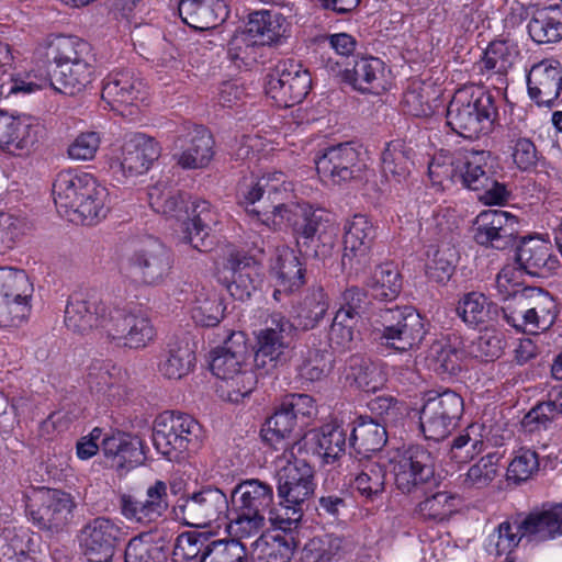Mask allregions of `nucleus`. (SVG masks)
<instances>
[{
  "instance_id": "obj_1",
  "label": "nucleus",
  "mask_w": 562,
  "mask_h": 562,
  "mask_svg": "<svg viewBox=\"0 0 562 562\" xmlns=\"http://www.w3.org/2000/svg\"><path fill=\"white\" fill-rule=\"evenodd\" d=\"M294 446L284 449L276 460L277 492L280 508L270 512V525L281 531L296 529L303 517L304 504L314 495V470L294 454Z\"/></svg>"
},
{
  "instance_id": "obj_2",
  "label": "nucleus",
  "mask_w": 562,
  "mask_h": 562,
  "mask_svg": "<svg viewBox=\"0 0 562 562\" xmlns=\"http://www.w3.org/2000/svg\"><path fill=\"white\" fill-rule=\"evenodd\" d=\"M150 207L162 215L181 222L182 240L192 248L207 251L212 243L207 240L214 213L207 201L193 200L183 209V196L166 182H158L148 190Z\"/></svg>"
},
{
  "instance_id": "obj_3",
  "label": "nucleus",
  "mask_w": 562,
  "mask_h": 562,
  "mask_svg": "<svg viewBox=\"0 0 562 562\" xmlns=\"http://www.w3.org/2000/svg\"><path fill=\"white\" fill-rule=\"evenodd\" d=\"M495 115L491 94L473 86L463 87L456 91L448 105L447 124L464 138H477L491 131Z\"/></svg>"
},
{
  "instance_id": "obj_4",
  "label": "nucleus",
  "mask_w": 562,
  "mask_h": 562,
  "mask_svg": "<svg viewBox=\"0 0 562 562\" xmlns=\"http://www.w3.org/2000/svg\"><path fill=\"white\" fill-rule=\"evenodd\" d=\"M370 322L375 339L401 352L418 347L426 335L423 317L411 306L381 308Z\"/></svg>"
},
{
  "instance_id": "obj_5",
  "label": "nucleus",
  "mask_w": 562,
  "mask_h": 562,
  "mask_svg": "<svg viewBox=\"0 0 562 562\" xmlns=\"http://www.w3.org/2000/svg\"><path fill=\"white\" fill-rule=\"evenodd\" d=\"M172 267L171 250L159 239L148 236L122 262L120 272L131 284L157 286L167 280Z\"/></svg>"
},
{
  "instance_id": "obj_6",
  "label": "nucleus",
  "mask_w": 562,
  "mask_h": 562,
  "mask_svg": "<svg viewBox=\"0 0 562 562\" xmlns=\"http://www.w3.org/2000/svg\"><path fill=\"white\" fill-rule=\"evenodd\" d=\"M246 334L233 331L224 346L212 352L211 371L222 380L217 386L220 396L231 403H241L246 396L245 366Z\"/></svg>"
},
{
  "instance_id": "obj_7",
  "label": "nucleus",
  "mask_w": 562,
  "mask_h": 562,
  "mask_svg": "<svg viewBox=\"0 0 562 562\" xmlns=\"http://www.w3.org/2000/svg\"><path fill=\"white\" fill-rule=\"evenodd\" d=\"M232 502L224 492L214 486H204L180 496L172 508L176 520L193 528H206L223 515L228 518Z\"/></svg>"
},
{
  "instance_id": "obj_8",
  "label": "nucleus",
  "mask_w": 562,
  "mask_h": 562,
  "mask_svg": "<svg viewBox=\"0 0 562 562\" xmlns=\"http://www.w3.org/2000/svg\"><path fill=\"white\" fill-rule=\"evenodd\" d=\"M244 482L238 483L232 492V510L228 516L226 532L228 539L215 540L206 544L200 562H243L246 558V491Z\"/></svg>"
},
{
  "instance_id": "obj_9",
  "label": "nucleus",
  "mask_w": 562,
  "mask_h": 562,
  "mask_svg": "<svg viewBox=\"0 0 562 562\" xmlns=\"http://www.w3.org/2000/svg\"><path fill=\"white\" fill-rule=\"evenodd\" d=\"M200 435L201 427L194 418L166 412L156 418L151 439L156 450L171 461L196 446Z\"/></svg>"
},
{
  "instance_id": "obj_10",
  "label": "nucleus",
  "mask_w": 562,
  "mask_h": 562,
  "mask_svg": "<svg viewBox=\"0 0 562 562\" xmlns=\"http://www.w3.org/2000/svg\"><path fill=\"white\" fill-rule=\"evenodd\" d=\"M463 400L454 391H431L420 409L419 426L424 437L439 441L454 428L463 413Z\"/></svg>"
},
{
  "instance_id": "obj_11",
  "label": "nucleus",
  "mask_w": 562,
  "mask_h": 562,
  "mask_svg": "<svg viewBox=\"0 0 562 562\" xmlns=\"http://www.w3.org/2000/svg\"><path fill=\"white\" fill-rule=\"evenodd\" d=\"M324 215L323 210H315L307 203L280 204L263 213L256 209L248 210V224L270 228L285 220L299 237L313 239L323 225Z\"/></svg>"
},
{
  "instance_id": "obj_12",
  "label": "nucleus",
  "mask_w": 562,
  "mask_h": 562,
  "mask_svg": "<svg viewBox=\"0 0 562 562\" xmlns=\"http://www.w3.org/2000/svg\"><path fill=\"white\" fill-rule=\"evenodd\" d=\"M33 284L23 270L0 268V324L16 326L31 311Z\"/></svg>"
},
{
  "instance_id": "obj_13",
  "label": "nucleus",
  "mask_w": 562,
  "mask_h": 562,
  "mask_svg": "<svg viewBox=\"0 0 562 562\" xmlns=\"http://www.w3.org/2000/svg\"><path fill=\"white\" fill-rule=\"evenodd\" d=\"M396 487L404 494L422 491L435 475V457L426 448L415 445L391 460Z\"/></svg>"
},
{
  "instance_id": "obj_14",
  "label": "nucleus",
  "mask_w": 562,
  "mask_h": 562,
  "mask_svg": "<svg viewBox=\"0 0 562 562\" xmlns=\"http://www.w3.org/2000/svg\"><path fill=\"white\" fill-rule=\"evenodd\" d=\"M312 78L307 69L296 60L280 61L268 75L266 93L280 106L300 103L310 92Z\"/></svg>"
},
{
  "instance_id": "obj_15",
  "label": "nucleus",
  "mask_w": 562,
  "mask_h": 562,
  "mask_svg": "<svg viewBox=\"0 0 562 562\" xmlns=\"http://www.w3.org/2000/svg\"><path fill=\"white\" fill-rule=\"evenodd\" d=\"M126 538L121 524L108 517H95L79 531V546L90 562H111L116 547Z\"/></svg>"
},
{
  "instance_id": "obj_16",
  "label": "nucleus",
  "mask_w": 562,
  "mask_h": 562,
  "mask_svg": "<svg viewBox=\"0 0 562 562\" xmlns=\"http://www.w3.org/2000/svg\"><path fill=\"white\" fill-rule=\"evenodd\" d=\"M252 326H261L254 331L256 348L254 362L256 369H265L267 363L280 358L286 348L284 334L291 330L290 322L280 313L258 311L252 316Z\"/></svg>"
},
{
  "instance_id": "obj_17",
  "label": "nucleus",
  "mask_w": 562,
  "mask_h": 562,
  "mask_svg": "<svg viewBox=\"0 0 562 562\" xmlns=\"http://www.w3.org/2000/svg\"><path fill=\"white\" fill-rule=\"evenodd\" d=\"M76 502L60 490H42L29 506L30 518L41 530L59 532L72 519Z\"/></svg>"
},
{
  "instance_id": "obj_18",
  "label": "nucleus",
  "mask_w": 562,
  "mask_h": 562,
  "mask_svg": "<svg viewBox=\"0 0 562 562\" xmlns=\"http://www.w3.org/2000/svg\"><path fill=\"white\" fill-rule=\"evenodd\" d=\"M104 325L106 338L119 346L140 348L155 337V328L146 315L116 306Z\"/></svg>"
},
{
  "instance_id": "obj_19",
  "label": "nucleus",
  "mask_w": 562,
  "mask_h": 562,
  "mask_svg": "<svg viewBox=\"0 0 562 562\" xmlns=\"http://www.w3.org/2000/svg\"><path fill=\"white\" fill-rule=\"evenodd\" d=\"M160 153L154 138L140 133L133 134L124 142L120 155L112 160L110 167L115 175L134 178L146 173Z\"/></svg>"
},
{
  "instance_id": "obj_20",
  "label": "nucleus",
  "mask_w": 562,
  "mask_h": 562,
  "mask_svg": "<svg viewBox=\"0 0 562 562\" xmlns=\"http://www.w3.org/2000/svg\"><path fill=\"white\" fill-rule=\"evenodd\" d=\"M518 218L502 210H486L475 218V241L485 247L504 250L514 246L518 235Z\"/></svg>"
},
{
  "instance_id": "obj_21",
  "label": "nucleus",
  "mask_w": 562,
  "mask_h": 562,
  "mask_svg": "<svg viewBox=\"0 0 562 562\" xmlns=\"http://www.w3.org/2000/svg\"><path fill=\"white\" fill-rule=\"evenodd\" d=\"M175 147L180 151L173 157L183 169L204 168L214 155V139L209 130L189 122L182 125Z\"/></svg>"
},
{
  "instance_id": "obj_22",
  "label": "nucleus",
  "mask_w": 562,
  "mask_h": 562,
  "mask_svg": "<svg viewBox=\"0 0 562 562\" xmlns=\"http://www.w3.org/2000/svg\"><path fill=\"white\" fill-rule=\"evenodd\" d=\"M169 507L168 487L164 481L156 480L148 485L143 498L131 494L120 497L121 514L128 520L148 525L156 522Z\"/></svg>"
},
{
  "instance_id": "obj_23",
  "label": "nucleus",
  "mask_w": 562,
  "mask_h": 562,
  "mask_svg": "<svg viewBox=\"0 0 562 562\" xmlns=\"http://www.w3.org/2000/svg\"><path fill=\"white\" fill-rule=\"evenodd\" d=\"M113 307L104 304L97 296L71 295L65 308V325L68 329L86 334L100 329L105 335V321L112 314Z\"/></svg>"
},
{
  "instance_id": "obj_24",
  "label": "nucleus",
  "mask_w": 562,
  "mask_h": 562,
  "mask_svg": "<svg viewBox=\"0 0 562 562\" xmlns=\"http://www.w3.org/2000/svg\"><path fill=\"white\" fill-rule=\"evenodd\" d=\"M42 125L26 114L13 115L0 111V147L11 154L29 153L38 142Z\"/></svg>"
},
{
  "instance_id": "obj_25",
  "label": "nucleus",
  "mask_w": 562,
  "mask_h": 562,
  "mask_svg": "<svg viewBox=\"0 0 562 562\" xmlns=\"http://www.w3.org/2000/svg\"><path fill=\"white\" fill-rule=\"evenodd\" d=\"M315 164L319 178L331 184L346 182L360 171L359 153L350 143L326 148Z\"/></svg>"
},
{
  "instance_id": "obj_26",
  "label": "nucleus",
  "mask_w": 562,
  "mask_h": 562,
  "mask_svg": "<svg viewBox=\"0 0 562 562\" xmlns=\"http://www.w3.org/2000/svg\"><path fill=\"white\" fill-rule=\"evenodd\" d=\"M521 537L530 542H542L562 536V504L543 505L516 521Z\"/></svg>"
},
{
  "instance_id": "obj_27",
  "label": "nucleus",
  "mask_w": 562,
  "mask_h": 562,
  "mask_svg": "<svg viewBox=\"0 0 562 562\" xmlns=\"http://www.w3.org/2000/svg\"><path fill=\"white\" fill-rule=\"evenodd\" d=\"M529 97L538 104L551 108L562 89V67L558 60H542L527 76Z\"/></svg>"
},
{
  "instance_id": "obj_28",
  "label": "nucleus",
  "mask_w": 562,
  "mask_h": 562,
  "mask_svg": "<svg viewBox=\"0 0 562 562\" xmlns=\"http://www.w3.org/2000/svg\"><path fill=\"white\" fill-rule=\"evenodd\" d=\"M345 231L342 265L366 267L370 262L373 224L366 215L358 214L347 223Z\"/></svg>"
},
{
  "instance_id": "obj_29",
  "label": "nucleus",
  "mask_w": 562,
  "mask_h": 562,
  "mask_svg": "<svg viewBox=\"0 0 562 562\" xmlns=\"http://www.w3.org/2000/svg\"><path fill=\"white\" fill-rule=\"evenodd\" d=\"M93 179L87 172L60 171L53 183L54 202L58 211L69 217L79 200L92 192Z\"/></svg>"
},
{
  "instance_id": "obj_30",
  "label": "nucleus",
  "mask_w": 562,
  "mask_h": 562,
  "mask_svg": "<svg viewBox=\"0 0 562 562\" xmlns=\"http://www.w3.org/2000/svg\"><path fill=\"white\" fill-rule=\"evenodd\" d=\"M516 260L530 276L547 277L558 269L560 262L551 252L548 240L539 237L524 238L516 250Z\"/></svg>"
},
{
  "instance_id": "obj_31",
  "label": "nucleus",
  "mask_w": 562,
  "mask_h": 562,
  "mask_svg": "<svg viewBox=\"0 0 562 562\" xmlns=\"http://www.w3.org/2000/svg\"><path fill=\"white\" fill-rule=\"evenodd\" d=\"M145 85L130 70L110 74L103 82L102 99L112 108L115 104L133 105L145 100Z\"/></svg>"
},
{
  "instance_id": "obj_32",
  "label": "nucleus",
  "mask_w": 562,
  "mask_h": 562,
  "mask_svg": "<svg viewBox=\"0 0 562 562\" xmlns=\"http://www.w3.org/2000/svg\"><path fill=\"white\" fill-rule=\"evenodd\" d=\"M492 159L486 150L465 151L456 162L454 179L473 191L485 188L492 173Z\"/></svg>"
},
{
  "instance_id": "obj_33",
  "label": "nucleus",
  "mask_w": 562,
  "mask_h": 562,
  "mask_svg": "<svg viewBox=\"0 0 562 562\" xmlns=\"http://www.w3.org/2000/svg\"><path fill=\"white\" fill-rule=\"evenodd\" d=\"M195 355L188 338L173 337L167 342L158 371L167 379L180 380L193 369Z\"/></svg>"
},
{
  "instance_id": "obj_34",
  "label": "nucleus",
  "mask_w": 562,
  "mask_h": 562,
  "mask_svg": "<svg viewBox=\"0 0 562 562\" xmlns=\"http://www.w3.org/2000/svg\"><path fill=\"white\" fill-rule=\"evenodd\" d=\"M94 68L91 59H81L74 64H64L55 68L50 78V89L57 93L75 95L82 92L93 79Z\"/></svg>"
},
{
  "instance_id": "obj_35",
  "label": "nucleus",
  "mask_w": 562,
  "mask_h": 562,
  "mask_svg": "<svg viewBox=\"0 0 562 562\" xmlns=\"http://www.w3.org/2000/svg\"><path fill=\"white\" fill-rule=\"evenodd\" d=\"M527 322L528 334H539L548 330L555 322L558 316V305L549 292L540 289L527 286Z\"/></svg>"
},
{
  "instance_id": "obj_36",
  "label": "nucleus",
  "mask_w": 562,
  "mask_h": 562,
  "mask_svg": "<svg viewBox=\"0 0 562 562\" xmlns=\"http://www.w3.org/2000/svg\"><path fill=\"white\" fill-rule=\"evenodd\" d=\"M271 273L277 278L278 290L277 293L292 292L304 284V268L301 262L300 256L296 251L288 246H282L277 249L273 263L270 266Z\"/></svg>"
},
{
  "instance_id": "obj_37",
  "label": "nucleus",
  "mask_w": 562,
  "mask_h": 562,
  "mask_svg": "<svg viewBox=\"0 0 562 562\" xmlns=\"http://www.w3.org/2000/svg\"><path fill=\"white\" fill-rule=\"evenodd\" d=\"M250 547L251 562H288L293 555L295 542L291 536L278 530H266Z\"/></svg>"
},
{
  "instance_id": "obj_38",
  "label": "nucleus",
  "mask_w": 562,
  "mask_h": 562,
  "mask_svg": "<svg viewBox=\"0 0 562 562\" xmlns=\"http://www.w3.org/2000/svg\"><path fill=\"white\" fill-rule=\"evenodd\" d=\"M384 63L378 57H361L351 69L344 71V80L362 93H378L383 89Z\"/></svg>"
},
{
  "instance_id": "obj_39",
  "label": "nucleus",
  "mask_w": 562,
  "mask_h": 562,
  "mask_svg": "<svg viewBox=\"0 0 562 562\" xmlns=\"http://www.w3.org/2000/svg\"><path fill=\"white\" fill-rule=\"evenodd\" d=\"M272 487L258 479H248V537L266 528L270 522Z\"/></svg>"
},
{
  "instance_id": "obj_40",
  "label": "nucleus",
  "mask_w": 562,
  "mask_h": 562,
  "mask_svg": "<svg viewBox=\"0 0 562 562\" xmlns=\"http://www.w3.org/2000/svg\"><path fill=\"white\" fill-rule=\"evenodd\" d=\"M347 430L337 423H329L311 432L314 453L324 463L331 464L339 460L346 451Z\"/></svg>"
},
{
  "instance_id": "obj_41",
  "label": "nucleus",
  "mask_w": 562,
  "mask_h": 562,
  "mask_svg": "<svg viewBox=\"0 0 562 562\" xmlns=\"http://www.w3.org/2000/svg\"><path fill=\"white\" fill-rule=\"evenodd\" d=\"M224 9L220 0H180L178 7L182 21L200 31L215 27L223 21L220 13Z\"/></svg>"
},
{
  "instance_id": "obj_42",
  "label": "nucleus",
  "mask_w": 562,
  "mask_h": 562,
  "mask_svg": "<svg viewBox=\"0 0 562 562\" xmlns=\"http://www.w3.org/2000/svg\"><path fill=\"white\" fill-rule=\"evenodd\" d=\"M537 44L557 43L562 40V8L558 4L537 9L527 25Z\"/></svg>"
},
{
  "instance_id": "obj_43",
  "label": "nucleus",
  "mask_w": 562,
  "mask_h": 562,
  "mask_svg": "<svg viewBox=\"0 0 562 562\" xmlns=\"http://www.w3.org/2000/svg\"><path fill=\"white\" fill-rule=\"evenodd\" d=\"M283 19L270 10L248 13V45H271L283 35Z\"/></svg>"
},
{
  "instance_id": "obj_44",
  "label": "nucleus",
  "mask_w": 562,
  "mask_h": 562,
  "mask_svg": "<svg viewBox=\"0 0 562 562\" xmlns=\"http://www.w3.org/2000/svg\"><path fill=\"white\" fill-rule=\"evenodd\" d=\"M352 486L366 501H375L385 491L386 470L378 461L359 459Z\"/></svg>"
},
{
  "instance_id": "obj_45",
  "label": "nucleus",
  "mask_w": 562,
  "mask_h": 562,
  "mask_svg": "<svg viewBox=\"0 0 562 562\" xmlns=\"http://www.w3.org/2000/svg\"><path fill=\"white\" fill-rule=\"evenodd\" d=\"M387 441L385 425L373 419H361L351 431L350 447L360 459H370L371 453L381 451Z\"/></svg>"
},
{
  "instance_id": "obj_46",
  "label": "nucleus",
  "mask_w": 562,
  "mask_h": 562,
  "mask_svg": "<svg viewBox=\"0 0 562 562\" xmlns=\"http://www.w3.org/2000/svg\"><path fill=\"white\" fill-rule=\"evenodd\" d=\"M463 359L464 349L458 338L436 340L427 355V360L436 372L449 375H454L461 370Z\"/></svg>"
},
{
  "instance_id": "obj_47",
  "label": "nucleus",
  "mask_w": 562,
  "mask_h": 562,
  "mask_svg": "<svg viewBox=\"0 0 562 562\" xmlns=\"http://www.w3.org/2000/svg\"><path fill=\"white\" fill-rule=\"evenodd\" d=\"M416 153L411 143L394 139L387 143L382 154V170L386 177L392 176L402 181L415 165Z\"/></svg>"
},
{
  "instance_id": "obj_48",
  "label": "nucleus",
  "mask_w": 562,
  "mask_h": 562,
  "mask_svg": "<svg viewBox=\"0 0 562 562\" xmlns=\"http://www.w3.org/2000/svg\"><path fill=\"white\" fill-rule=\"evenodd\" d=\"M366 285L375 300H395L402 290V276L398 267L394 262H384L376 266Z\"/></svg>"
},
{
  "instance_id": "obj_49",
  "label": "nucleus",
  "mask_w": 562,
  "mask_h": 562,
  "mask_svg": "<svg viewBox=\"0 0 562 562\" xmlns=\"http://www.w3.org/2000/svg\"><path fill=\"white\" fill-rule=\"evenodd\" d=\"M93 187L92 192H89L87 198L80 199L74 207L69 216L71 222H81L86 225H92L100 218L105 217L109 211L106 204L109 195L108 190L105 187L101 186L95 178L93 179Z\"/></svg>"
},
{
  "instance_id": "obj_50",
  "label": "nucleus",
  "mask_w": 562,
  "mask_h": 562,
  "mask_svg": "<svg viewBox=\"0 0 562 562\" xmlns=\"http://www.w3.org/2000/svg\"><path fill=\"white\" fill-rule=\"evenodd\" d=\"M345 374L347 380L367 392L375 391L384 381L380 367L362 355H353L348 359Z\"/></svg>"
},
{
  "instance_id": "obj_51",
  "label": "nucleus",
  "mask_w": 562,
  "mask_h": 562,
  "mask_svg": "<svg viewBox=\"0 0 562 562\" xmlns=\"http://www.w3.org/2000/svg\"><path fill=\"white\" fill-rule=\"evenodd\" d=\"M329 308V299L321 286L312 288L295 308V319L302 329L318 325Z\"/></svg>"
},
{
  "instance_id": "obj_52",
  "label": "nucleus",
  "mask_w": 562,
  "mask_h": 562,
  "mask_svg": "<svg viewBox=\"0 0 562 562\" xmlns=\"http://www.w3.org/2000/svg\"><path fill=\"white\" fill-rule=\"evenodd\" d=\"M191 304V316L198 325L212 327L221 322L223 317L221 300L213 289L196 288Z\"/></svg>"
},
{
  "instance_id": "obj_53",
  "label": "nucleus",
  "mask_w": 562,
  "mask_h": 562,
  "mask_svg": "<svg viewBox=\"0 0 562 562\" xmlns=\"http://www.w3.org/2000/svg\"><path fill=\"white\" fill-rule=\"evenodd\" d=\"M47 57L54 61L55 68H60L64 64L91 59L90 45L75 36H57L48 45Z\"/></svg>"
},
{
  "instance_id": "obj_54",
  "label": "nucleus",
  "mask_w": 562,
  "mask_h": 562,
  "mask_svg": "<svg viewBox=\"0 0 562 562\" xmlns=\"http://www.w3.org/2000/svg\"><path fill=\"white\" fill-rule=\"evenodd\" d=\"M456 252L448 245H429L426 250L425 273L429 280L446 283L454 271Z\"/></svg>"
},
{
  "instance_id": "obj_55",
  "label": "nucleus",
  "mask_w": 562,
  "mask_h": 562,
  "mask_svg": "<svg viewBox=\"0 0 562 562\" xmlns=\"http://www.w3.org/2000/svg\"><path fill=\"white\" fill-rule=\"evenodd\" d=\"M493 312H496V306L480 292H469L464 294L460 299L457 307L458 315L471 327H476L488 322Z\"/></svg>"
},
{
  "instance_id": "obj_56",
  "label": "nucleus",
  "mask_w": 562,
  "mask_h": 562,
  "mask_svg": "<svg viewBox=\"0 0 562 562\" xmlns=\"http://www.w3.org/2000/svg\"><path fill=\"white\" fill-rule=\"evenodd\" d=\"M303 552L306 562H335L345 553L344 540L335 535L315 537L305 544Z\"/></svg>"
},
{
  "instance_id": "obj_57",
  "label": "nucleus",
  "mask_w": 562,
  "mask_h": 562,
  "mask_svg": "<svg viewBox=\"0 0 562 562\" xmlns=\"http://www.w3.org/2000/svg\"><path fill=\"white\" fill-rule=\"evenodd\" d=\"M502 456L490 452L469 468L462 477V485L468 488H484L498 475V463Z\"/></svg>"
},
{
  "instance_id": "obj_58",
  "label": "nucleus",
  "mask_w": 562,
  "mask_h": 562,
  "mask_svg": "<svg viewBox=\"0 0 562 562\" xmlns=\"http://www.w3.org/2000/svg\"><path fill=\"white\" fill-rule=\"evenodd\" d=\"M480 425L472 424L457 436L450 447V458L457 463H465L483 451V439Z\"/></svg>"
},
{
  "instance_id": "obj_59",
  "label": "nucleus",
  "mask_w": 562,
  "mask_h": 562,
  "mask_svg": "<svg viewBox=\"0 0 562 562\" xmlns=\"http://www.w3.org/2000/svg\"><path fill=\"white\" fill-rule=\"evenodd\" d=\"M245 256L241 251L233 247L226 250L225 263L223 267V278L227 282L226 286L232 296L244 300L246 294V280L243 273Z\"/></svg>"
},
{
  "instance_id": "obj_60",
  "label": "nucleus",
  "mask_w": 562,
  "mask_h": 562,
  "mask_svg": "<svg viewBox=\"0 0 562 562\" xmlns=\"http://www.w3.org/2000/svg\"><path fill=\"white\" fill-rule=\"evenodd\" d=\"M513 64L512 55L505 42H493L488 45L482 59L476 64L479 71L487 77L504 75Z\"/></svg>"
},
{
  "instance_id": "obj_61",
  "label": "nucleus",
  "mask_w": 562,
  "mask_h": 562,
  "mask_svg": "<svg viewBox=\"0 0 562 562\" xmlns=\"http://www.w3.org/2000/svg\"><path fill=\"white\" fill-rule=\"evenodd\" d=\"M124 557L125 562H165L167 558L164 547L153 543L148 535H139L131 539Z\"/></svg>"
},
{
  "instance_id": "obj_62",
  "label": "nucleus",
  "mask_w": 562,
  "mask_h": 562,
  "mask_svg": "<svg viewBox=\"0 0 562 562\" xmlns=\"http://www.w3.org/2000/svg\"><path fill=\"white\" fill-rule=\"evenodd\" d=\"M297 424L299 422L281 403L276 413L267 419L261 430L262 438L270 442L290 438Z\"/></svg>"
},
{
  "instance_id": "obj_63",
  "label": "nucleus",
  "mask_w": 562,
  "mask_h": 562,
  "mask_svg": "<svg viewBox=\"0 0 562 562\" xmlns=\"http://www.w3.org/2000/svg\"><path fill=\"white\" fill-rule=\"evenodd\" d=\"M50 89V78L36 71L19 74L10 82L0 85L1 94H32L40 90Z\"/></svg>"
},
{
  "instance_id": "obj_64",
  "label": "nucleus",
  "mask_w": 562,
  "mask_h": 562,
  "mask_svg": "<svg viewBox=\"0 0 562 562\" xmlns=\"http://www.w3.org/2000/svg\"><path fill=\"white\" fill-rule=\"evenodd\" d=\"M504 348V335L495 329H486L472 342L470 353L483 361H493L502 356Z\"/></svg>"
}]
</instances>
